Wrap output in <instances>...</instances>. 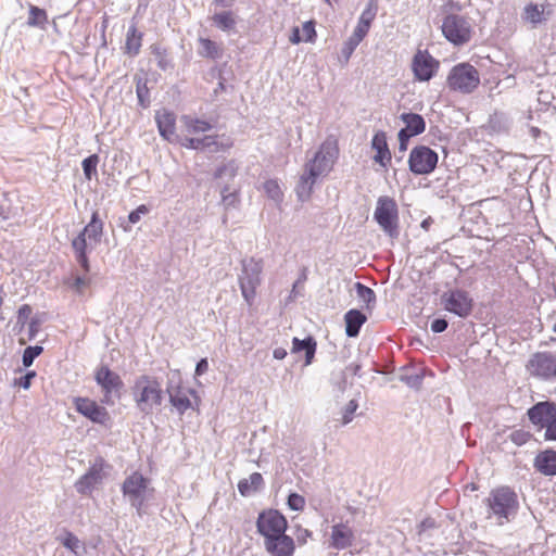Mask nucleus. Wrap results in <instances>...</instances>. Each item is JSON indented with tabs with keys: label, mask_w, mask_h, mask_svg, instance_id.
Masks as SVG:
<instances>
[{
	"label": "nucleus",
	"mask_w": 556,
	"mask_h": 556,
	"mask_svg": "<svg viewBox=\"0 0 556 556\" xmlns=\"http://www.w3.org/2000/svg\"><path fill=\"white\" fill-rule=\"evenodd\" d=\"M339 156V144L336 138H327L320 146L314 159L305 165L304 174L301 176L296 193L301 200L311 197L317 178L329 173Z\"/></svg>",
	"instance_id": "f257e3e1"
},
{
	"label": "nucleus",
	"mask_w": 556,
	"mask_h": 556,
	"mask_svg": "<svg viewBox=\"0 0 556 556\" xmlns=\"http://www.w3.org/2000/svg\"><path fill=\"white\" fill-rule=\"evenodd\" d=\"M103 235V222L99 217V213L94 211L91 215L90 222L72 241L76 261L80 264L83 269L88 273L90 264L87 255L88 245L92 249L93 245L100 243Z\"/></svg>",
	"instance_id": "f03ea898"
},
{
	"label": "nucleus",
	"mask_w": 556,
	"mask_h": 556,
	"mask_svg": "<svg viewBox=\"0 0 556 556\" xmlns=\"http://www.w3.org/2000/svg\"><path fill=\"white\" fill-rule=\"evenodd\" d=\"M485 505L489 508L488 518L495 517L498 525H503L516 513L519 505L518 496L510 486H498L490 492Z\"/></svg>",
	"instance_id": "7ed1b4c3"
},
{
	"label": "nucleus",
	"mask_w": 556,
	"mask_h": 556,
	"mask_svg": "<svg viewBox=\"0 0 556 556\" xmlns=\"http://www.w3.org/2000/svg\"><path fill=\"white\" fill-rule=\"evenodd\" d=\"M132 396L141 412L146 414L152 413L153 407L160 406L163 400L160 381L149 375L138 377L132 387Z\"/></svg>",
	"instance_id": "20e7f679"
},
{
	"label": "nucleus",
	"mask_w": 556,
	"mask_h": 556,
	"mask_svg": "<svg viewBox=\"0 0 556 556\" xmlns=\"http://www.w3.org/2000/svg\"><path fill=\"white\" fill-rule=\"evenodd\" d=\"M446 85L452 91L471 93L480 85V74L470 63H459L451 68Z\"/></svg>",
	"instance_id": "39448f33"
},
{
	"label": "nucleus",
	"mask_w": 556,
	"mask_h": 556,
	"mask_svg": "<svg viewBox=\"0 0 556 556\" xmlns=\"http://www.w3.org/2000/svg\"><path fill=\"white\" fill-rule=\"evenodd\" d=\"M374 218L380 228L391 238L399 236V206L389 195H381L377 200Z\"/></svg>",
	"instance_id": "423d86ee"
},
{
	"label": "nucleus",
	"mask_w": 556,
	"mask_h": 556,
	"mask_svg": "<svg viewBox=\"0 0 556 556\" xmlns=\"http://www.w3.org/2000/svg\"><path fill=\"white\" fill-rule=\"evenodd\" d=\"M263 265L261 261L250 258L242 264V274L239 276V286L243 299L252 306L256 298L257 288L261 285Z\"/></svg>",
	"instance_id": "0eeeda50"
},
{
	"label": "nucleus",
	"mask_w": 556,
	"mask_h": 556,
	"mask_svg": "<svg viewBox=\"0 0 556 556\" xmlns=\"http://www.w3.org/2000/svg\"><path fill=\"white\" fill-rule=\"evenodd\" d=\"M442 33L450 42L459 46L470 40L471 26L465 16L448 14L443 20Z\"/></svg>",
	"instance_id": "6e6552de"
},
{
	"label": "nucleus",
	"mask_w": 556,
	"mask_h": 556,
	"mask_svg": "<svg viewBox=\"0 0 556 556\" xmlns=\"http://www.w3.org/2000/svg\"><path fill=\"white\" fill-rule=\"evenodd\" d=\"M441 303L445 311L462 318L468 317L473 308V299L468 291L462 289L444 292L441 296Z\"/></svg>",
	"instance_id": "1a4fd4ad"
},
{
	"label": "nucleus",
	"mask_w": 556,
	"mask_h": 556,
	"mask_svg": "<svg viewBox=\"0 0 556 556\" xmlns=\"http://www.w3.org/2000/svg\"><path fill=\"white\" fill-rule=\"evenodd\" d=\"M256 526L264 540H270L286 533L288 521L278 510L268 509L258 515Z\"/></svg>",
	"instance_id": "9d476101"
},
{
	"label": "nucleus",
	"mask_w": 556,
	"mask_h": 556,
	"mask_svg": "<svg viewBox=\"0 0 556 556\" xmlns=\"http://www.w3.org/2000/svg\"><path fill=\"white\" fill-rule=\"evenodd\" d=\"M181 146L192 150L210 149L212 152H226L233 147V140L226 135H205L203 137H187Z\"/></svg>",
	"instance_id": "9b49d317"
},
{
	"label": "nucleus",
	"mask_w": 556,
	"mask_h": 556,
	"mask_svg": "<svg viewBox=\"0 0 556 556\" xmlns=\"http://www.w3.org/2000/svg\"><path fill=\"white\" fill-rule=\"evenodd\" d=\"M438 154L426 146L415 147L408 159L409 169L416 175H426L434 170Z\"/></svg>",
	"instance_id": "f8f14e48"
},
{
	"label": "nucleus",
	"mask_w": 556,
	"mask_h": 556,
	"mask_svg": "<svg viewBox=\"0 0 556 556\" xmlns=\"http://www.w3.org/2000/svg\"><path fill=\"white\" fill-rule=\"evenodd\" d=\"M527 370L533 377L552 379L556 377V355L548 352H538L531 356Z\"/></svg>",
	"instance_id": "ddd939ff"
},
{
	"label": "nucleus",
	"mask_w": 556,
	"mask_h": 556,
	"mask_svg": "<svg viewBox=\"0 0 556 556\" xmlns=\"http://www.w3.org/2000/svg\"><path fill=\"white\" fill-rule=\"evenodd\" d=\"M149 479L142 473L134 471L123 482L122 492L127 496L132 506L141 508L144 500V493L149 488Z\"/></svg>",
	"instance_id": "4468645a"
},
{
	"label": "nucleus",
	"mask_w": 556,
	"mask_h": 556,
	"mask_svg": "<svg viewBox=\"0 0 556 556\" xmlns=\"http://www.w3.org/2000/svg\"><path fill=\"white\" fill-rule=\"evenodd\" d=\"M73 404L78 414L99 425H106L111 420L108 409L94 400L85 396H76Z\"/></svg>",
	"instance_id": "2eb2a0df"
},
{
	"label": "nucleus",
	"mask_w": 556,
	"mask_h": 556,
	"mask_svg": "<svg viewBox=\"0 0 556 556\" xmlns=\"http://www.w3.org/2000/svg\"><path fill=\"white\" fill-rule=\"evenodd\" d=\"M440 63L427 50H418L412 62L416 80L429 81L438 72Z\"/></svg>",
	"instance_id": "dca6fc26"
},
{
	"label": "nucleus",
	"mask_w": 556,
	"mask_h": 556,
	"mask_svg": "<svg viewBox=\"0 0 556 556\" xmlns=\"http://www.w3.org/2000/svg\"><path fill=\"white\" fill-rule=\"evenodd\" d=\"M94 380L103 391V404H112L111 394L117 392L123 387V380L118 374L111 370L108 366L102 365L94 371Z\"/></svg>",
	"instance_id": "f3484780"
},
{
	"label": "nucleus",
	"mask_w": 556,
	"mask_h": 556,
	"mask_svg": "<svg viewBox=\"0 0 556 556\" xmlns=\"http://www.w3.org/2000/svg\"><path fill=\"white\" fill-rule=\"evenodd\" d=\"M106 463L103 457L98 456L91 464L85 475H83L75 483V488L80 494L90 493L96 485L100 484L105 477L104 469Z\"/></svg>",
	"instance_id": "a211bd4d"
},
{
	"label": "nucleus",
	"mask_w": 556,
	"mask_h": 556,
	"mask_svg": "<svg viewBox=\"0 0 556 556\" xmlns=\"http://www.w3.org/2000/svg\"><path fill=\"white\" fill-rule=\"evenodd\" d=\"M527 415L538 430H545L556 418V403L539 402L528 409Z\"/></svg>",
	"instance_id": "6ab92c4d"
},
{
	"label": "nucleus",
	"mask_w": 556,
	"mask_h": 556,
	"mask_svg": "<svg viewBox=\"0 0 556 556\" xmlns=\"http://www.w3.org/2000/svg\"><path fill=\"white\" fill-rule=\"evenodd\" d=\"M400 118L405 124V127L399 131L400 148L406 150L408 140L425 131L426 122L421 115L416 113H403Z\"/></svg>",
	"instance_id": "aec40b11"
},
{
	"label": "nucleus",
	"mask_w": 556,
	"mask_h": 556,
	"mask_svg": "<svg viewBox=\"0 0 556 556\" xmlns=\"http://www.w3.org/2000/svg\"><path fill=\"white\" fill-rule=\"evenodd\" d=\"M355 541V533L350 523L339 522L331 527L329 546L334 549L351 547Z\"/></svg>",
	"instance_id": "412c9836"
},
{
	"label": "nucleus",
	"mask_w": 556,
	"mask_h": 556,
	"mask_svg": "<svg viewBox=\"0 0 556 556\" xmlns=\"http://www.w3.org/2000/svg\"><path fill=\"white\" fill-rule=\"evenodd\" d=\"M264 546L270 556H293L295 551L294 540L286 533L270 540H264Z\"/></svg>",
	"instance_id": "4be33fe9"
},
{
	"label": "nucleus",
	"mask_w": 556,
	"mask_h": 556,
	"mask_svg": "<svg viewBox=\"0 0 556 556\" xmlns=\"http://www.w3.org/2000/svg\"><path fill=\"white\" fill-rule=\"evenodd\" d=\"M155 121L160 135L167 141L173 142L176 136V116L173 112L162 109L156 112Z\"/></svg>",
	"instance_id": "5701e85b"
},
{
	"label": "nucleus",
	"mask_w": 556,
	"mask_h": 556,
	"mask_svg": "<svg viewBox=\"0 0 556 556\" xmlns=\"http://www.w3.org/2000/svg\"><path fill=\"white\" fill-rule=\"evenodd\" d=\"M371 149L376 152L374 161L382 167L390 165L392 155L387 142V135L384 131H377L371 139Z\"/></svg>",
	"instance_id": "b1692460"
},
{
	"label": "nucleus",
	"mask_w": 556,
	"mask_h": 556,
	"mask_svg": "<svg viewBox=\"0 0 556 556\" xmlns=\"http://www.w3.org/2000/svg\"><path fill=\"white\" fill-rule=\"evenodd\" d=\"M377 11H378V1L369 0L366 9L362 12L358 23H357L352 35L364 40V38L367 36V34L371 27L374 20L376 18Z\"/></svg>",
	"instance_id": "393cba45"
},
{
	"label": "nucleus",
	"mask_w": 556,
	"mask_h": 556,
	"mask_svg": "<svg viewBox=\"0 0 556 556\" xmlns=\"http://www.w3.org/2000/svg\"><path fill=\"white\" fill-rule=\"evenodd\" d=\"M553 13L552 4L545 2L542 4L529 3L525 7L522 18L533 25L544 22Z\"/></svg>",
	"instance_id": "a878e982"
},
{
	"label": "nucleus",
	"mask_w": 556,
	"mask_h": 556,
	"mask_svg": "<svg viewBox=\"0 0 556 556\" xmlns=\"http://www.w3.org/2000/svg\"><path fill=\"white\" fill-rule=\"evenodd\" d=\"M534 468L544 476L556 475V451L544 450L534 458Z\"/></svg>",
	"instance_id": "bb28decb"
},
{
	"label": "nucleus",
	"mask_w": 556,
	"mask_h": 556,
	"mask_svg": "<svg viewBox=\"0 0 556 556\" xmlns=\"http://www.w3.org/2000/svg\"><path fill=\"white\" fill-rule=\"evenodd\" d=\"M181 122L186 131V136L181 138L180 143L187 137H198L197 135L206 132L212 129L211 123L204 119H200L191 116H182Z\"/></svg>",
	"instance_id": "cd10ccee"
},
{
	"label": "nucleus",
	"mask_w": 556,
	"mask_h": 556,
	"mask_svg": "<svg viewBox=\"0 0 556 556\" xmlns=\"http://www.w3.org/2000/svg\"><path fill=\"white\" fill-rule=\"evenodd\" d=\"M367 317L358 309H350L344 315L345 332L349 337H356Z\"/></svg>",
	"instance_id": "c85d7f7f"
},
{
	"label": "nucleus",
	"mask_w": 556,
	"mask_h": 556,
	"mask_svg": "<svg viewBox=\"0 0 556 556\" xmlns=\"http://www.w3.org/2000/svg\"><path fill=\"white\" fill-rule=\"evenodd\" d=\"M167 392L169 395V401L172 405L180 413L184 414L187 409L191 407V402L189 400L188 393H193L192 390L185 391L182 388H167Z\"/></svg>",
	"instance_id": "c756f323"
},
{
	"label": "nucleus",
	"mask_w": 556,
	"mask_h": 556,
	"mask_svg": "<svg viewBox=\"0 0 556 556\" xmlns=\"http://www.w3.org/2000/svg\"><path fill=\"white\" fill-rule=\"evenodd\" d=\"M142 38L143 34L138 30L136 25L129 26L125 40L124 53L129 56L137 55L142 46Z\"/></svg>",
	"instance_id": "7c9ffc66"
},
{
	"label": "nucleus",
	"mask_w": 556,
	"mask_h": 556,
	"mask_svg": "<svg viewBox=\"0 0 556 556\" xmlns=\"http://www.w3.org/2000/svg\"><path fill=\"white\" fill-rule=\"evenodd\" d=\"M263 484V476L260 472H253L249 478L241 479L238 482V491L242 496L248 497L260 491Z\"/></svg>",
	"instance_id": "2f4dec72"
},
{
	"label": "nucleus",
	"mask_w": 556,
	"mask_h": 556,
	"mask_svg": "<svg viewBox=\"0 0 556 556\" xmlns=\"http://www.w3.org/2000/svg\"><path fill=\"white\" fill-rule=\"evenodd\" d=\"M200 49L199 54L202 58L216 60L219 59L223 54V47L220 43L210 39L200 37L199 38Z\"/></svg>",
	"instance_id": "473e14b6"
},
{
	"label": "nucleus",
	"mask_w": 556,
	"mask_h": 556,
	"mask_svg": "<svg viewBox=\"0 0 556 556\" xmlns=\"http://www.w3.org/2000/svg\"><path fill=\"white\" fill-rule=\"evenodd\" d=\"M301 351H305L306 364H311L316 351V342L314 339L307 338L305 340H300L294 338L292 341V352L299 353Z\"/></svg>",
	"instance_id": "72a5a7b5"
},
{
	"label": "nucleus",
	"mask_w": 556,
	"mask_h": 556,
	"mask_svg": "<svg viewBox=\"0 0 556 556\" xmlns=\"http://www.w3.org/2000/svg\"><path fill=\"white\" fill-rule=\"evenodd\" d=\"M212 21L217 28L224 31L233 29L236 25V16L231 11L215 13Z\"/></svg>",
	"instance_id": "f704fd0d"
},
{
	"label": "nucleus",
	"mask_w": 556,
	"mask_h": 556,
	"mask_svg": "<svg viewBox=\"0 0 556 556\" xmlns=\"http://www.w3.org/2000/svg\"><path fill=\"white\" fill-rule=\"evenodd\" d=\"M48 23V14L43 9L29 5L27 24L31 27H43Z\"/></svg>",
	"instance_id": "c9c22d12"
},
{
	"label": "nucleus",
	"mask_w": 556,
	"mask_h": 556,
	"mask_svg": "<svg viewBox=\"0 0 556 556\" xmlns=\"http://www.w3.org/2000/svg\"><path fill=\"white\" fill-rule=\"evenodd\" d=\"M98 164H99V155L98 154H92L83 161L81 165H83L85 178L87 180H91L93 177L97 176Z\"/></svg>",
	"instance_id": "e433bc0d"
},
{
	"label": "nucleus",
	"mask_w": 556,
	"mask_h": 556,
	"mask_svg": "<svg viewBox=\"0 0 556 556\" xmlns=\"http://www.w3.org/2000/svg\"><path fill=\"white\" fill-rule=\"evenodd\" d=\"M264 191L266 195L275 201H280L282 198L281 188L276 179H268L264 182Z\"/></svg>",
	"instance_id": "4c0bfd02"
},
{
	"label": "nucleus",
	"mask_w": 556,
	"mask_h": 556,
	"mask_svg": "<svg viewBox=\"0 0 556 556\" xmlns=\"http://www.w3.org/2000/svg\"><path fill=\"white\" fill-rule=\"evenodd\" d=\"M362 41V39L351 35V37L344 42L342 48V55L344 56L345 61H349L354 50Z\"/></svg>",
	"instance_id": "58836bf2"
},
{
	"label": "nucleus",
	"mask_w": 556,
	"mask_h": 556,
	"mask_svg": "<svg viewBox=\"0 0 556 556\" xmlns=\"http://www.w3.org/2000/svg\"><path fill=\"white\" fill-rule=\"evenodd\" d=\"M42 353L41 346H28L23 353V365L29 367L34 359Z\"/></svg>",
	"instance_id": "ea45409f"
},
{
	"label": "nucleus",
	"mask_w": 556,
	"mask_h": 556,
	"mask_svg": "<svg viewBox=\"0 0 556 556\" xmlns=\"http://www.w3.org/2000/svg\"><path fill=\"white\" fill-rule=\"evenodd\" d=\"M305 498L304 496L298 494V493H291L289 496H288V506L290 509L292 510H295V511H302L305 507Z\"/></svg>",
	"instance_id": "a19ab883"
},
{
	"label": "nucleus",
	"mask_w": 556,
	"mask_h": 556,
	"mask_svg": "<svg viewBox=\"0 0 556 556\" xmlns=\"http://www.w3.org/2000/svg\"><path fill=\"white\" fill-rule=\"evenodd\" d=\"M531 437L532 435L529 431L522 429L515 430L509 434V439L511 440V442L519 446L529 442Z\"/></svg>",
	"instance_id": "79ce46f5"
},
{
	"label": "nucleus",
	"mask_w": 556,
	"mask_h": 556,
	"mask_svg": "<svg viewBox=\"0 0 556 556\" xmlns=\"http://www.w3.org/2000/svg\"><path fill=\"white\" fill-rule=\"evenodd\" d=\"M302 31L304 41L306 42H315L317 34L315 29V22L314 21H307L302 25Z\"/></svg>",
	"instance_id": "37998d69"
},
{
	"label": "nucleus",
	"mask_w": 556,
	"mask_h": 556,
	"mask_svg": "<svg viewBox=\"0 0 556 556\" xmlns=\"http://www.w3.org/2000/svg\"><path fill=\"white\" fill-rule=\"evenodd\" d=\"M355 287H356L358 296L361 299H363L364 302L369 304L375 301L376 295H375V292L370 288L364 286L361 282H356Z\"/></svg>",
	"instance_id": "c03bdc74"
},
{
	"label": "nucleus",
	"mask_w": 556,
	"mask_h": 556,
	"mask_svg": "<svg viewBox=\"0 0 556 556\" xmlns=\"http://www.w3.org/2000/svg\"><path fill=\"white\" fill-rule=\"evenodd\" d=\"M33 313L28 304H23L17 311V325L23 329Z\"/></svg>",
	"instance_id": "a18cd8bd"
},
{
	"label": "nucleus",
	"mask_w": 556,
	"mask_h": 556,
	"mask_svg": "<svg viewBox=\"0 0 556 556\" xmlns=\"http://www.w3.org/2000/svg\"><path fill=\"white\" fill-rule=\"evenodd\" d=\"M358 404L355 400H351L344 408L342 425H348L352 421L354 413L356 412Z\"/></svg>",
	"instance_id": "49530a36"
},
{
	"label": "nucleus",
	"mask_w": 556,
	"mask_h": 556,
	"mask_svg": "<svg viewBox=\"0 0 556 556\" xmlns=\"http://www.w3.org/2000/svg\"><path fill=\"white\" fill-rule=\"evenodd\" d=\"M149 213V207L144 204L139 205L136 210L131 211L128 215V219L131 224H136L141 219L142 215Z\"/></svg>",
	"instance_id": "de8ad7c7"
},
{
	"label": "nucleus",
	"mask_w": 556,
	"mask_h": 556,
	"mask_svg": "<svg viewBox=\"0 0 556 556\" xmlns=\"http://www.w3.org/2000/svg\"><path fill=\"white\" fill-rule=\"evenodd\" d=\"M63 545L72 552L77 553V548L79 547V540L73 533L68 532L63 540Z\"/></svg>",
	"instance_id": "09e8293b"
},
{
	"label": "nucleus",
	"mask_w": 556,
	"mask_h": 556,
	"mask_svg": "<svg viewBox=\"0 0 556 556\" xmlns=\"http://www.w3.org/2000/svg\"><path fill=\"white\" fill-rule=\"evenodd\" d=\"M446 328L447 321L443 318L434 319L431 324V330L437 333L443 332Z\"/></svg>",
	"instance_id": "8fccbe9b"
},
{
	"label": "nucleus",
	"mask_w": 556,
	"mask_h": 556,
	"mask_svg": "<svg viewBox=\"0 0 556 556\" xmlns=\"http://www.w3.org/2000/svg\"><path fill=\"white\" fill-rule=\"evenodd\" d=\"M35 371H28L25 376L18 379V386L27 390L30 387L31 380L35 378Z\"/></svg>",
	"instance_id": "3c124183"
},
{
	"label": "nucleus",
	"mask_w": 556,
	"mask_h": 556,
	"mask_svg": "<svg viewBox=\"0 0 556 556\" xmlns=\"http://www.w3.org/2000/svg\"><path fill=\"white\" fill-rule=\"evenodd\" d=\"M544 439L546 441H556V418L545 429Z\"/></svg>",
	"instance_id": "603ef678"
},
{
	"label": "nucleus",
	"mask_w": 556,
	"mask_h": 556,
	"mask_svg": "<svg viewBox=\"0 0 556 556\" xmlns=\"http://www.w3.org/2000/svg\"><path fill=\"white\" fill-rule=\"evenodd\" d=\"M289 40L292 45H299L301 41H304V37H301L300 36V28L299 27H293L292 28V31H291V35L289 37Z\"/></svg>",
	"instance_id": "864d4df0"
},
{
	"label": "nucleus",
	"mask_w": 556,
	"mask_h": 556,
	"mask_svg": "<svg viewBox=\"0 0 556 556\" xmlns=\"http://www.w3.org/2000/svg\"><path fill=\"white\" fill-rule=\"evenodd\" d=\"M208 369V363L206 358L200 359L195 367V375L201 376Z\"/></svg>",
	"instance_id": "5fc2aeb1"
},
{
	"label": "nucleus",
	"mask_w": 556,
	"mask_h": 556,
	"mask_svg": "<svg viewBox=\"0 0 556 556\" xmlns=\"http://www.w3.org/2000/svg\"><path fill=\"white\" fill-rule=\"evenodd\" d=\"M434 526H435V522L432 518H426L425 520L421 521V523L419 526L420 532L425 531L426 529L433 528Z\"/></svg>",
	"instance_id": "6e6d98bb"
},
{
	"label": "nucleus",
	"mask_w": 556,
	"mask_h": 556,
	"mask_svg": "<svg viewBox=\"0 0 556 556\" xmlns=\"http://www.w3.org/2000/svg\"><path fill=\"white\" fill-rule=\"evenodd\" d=\"M88 285V281L85 278L77 277L74 281V287L77 291L81 292L83 288Z\"/></svg>",
	"instance_id": "4d7b16f0"
},
{
	"label": "nucleus",
	"mask_w": 556,
	"mask_h": 556,
	"mask_svg": "<svg viewBox=\"0 0 556 556\" xmlns=\"http://www.w3.org/2000/svg\"><path fill=\"white\" fill-rule=\"evenodd\" d=\"M287 355V351L282 348H278L274 350V357L276 359H283Z\"/></svg>",
	"instance_id": "13d9d810"
},
{
	"label": "nucleus",
	"mask_w": 556,
	"mask_h": 556,
	"mask_svg": "<svg viewBox=\"0 0 556 556\" xmlns=\"http://www.w3.org/2000/svg\"><path fill=\"white\" fill-rule=\"evenodd\" d=\"M433 223V219L431 217H427L426 219H424L421 222V227L425 229V230H429L430 226L432 225Z\"/></svg>",
	"instance_id": "bf43d9fd"
},
{
	"label": "nucleus",
	"mask_w": 556,
	"mask_h": 556,
	"mask_svg": "<svg viewBox=\"0 0 556 556\" xmlns=\"http://www.w3.org/2000/svg\"><path fill=\"white\" fill-rule=\"evenodd\" d=\"M2 292H3L2 287H0V320H4V316L2 313V306L4 303V299H3Z\"/></svg>",
	"instance_id": "052dcab7"
},
{
	"label": "nucleus",
	"mask_w": 556,
	"mask_h": 556,
	"mask_svg": "<svg viewBox=\"0 0 556 556\" xmlns=\"http://www.w3.org/2000/svg\"><path fill=\"white\" fill-rule=\"evenodd\" d=\"M235 0H215V3L218 4V5H228L230 3H232Z\"/></svg>",
	"instance_id": "680f3d73"
},
{
	"label": "nucleus",
	"mask_w": 556,
	"mask_h": 556,
	"mask_svg": "<svg viewBox=\"0 0 556 556\" xmlns=\"http://www.w3.org/2000/svg\"><path fill=\"white\" fill-rule=\"evenodd\" d=\"M470 489H471L472 491H475V490H477V485L472 483V484H470Z\"/></svg>",
	"instance_id": "e2e57ef3"
}]
</instances>
